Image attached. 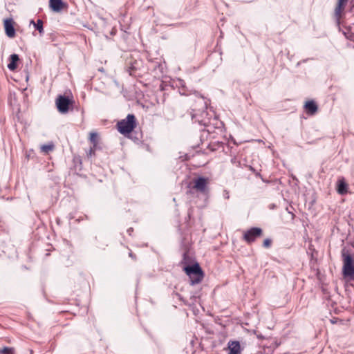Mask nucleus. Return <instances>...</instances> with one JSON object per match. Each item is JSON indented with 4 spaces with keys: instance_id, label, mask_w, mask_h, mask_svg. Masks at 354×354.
<instances>
[{
    "instance_id": "1",
    "label": "nucleus",
    "mask_w": 354,
    "mask_h": 354,
    "mask_svg": "<svg viewBox=\"0 0 354 354\" xmlns=\"http://www.w3.org/2000/svg\"><path fill=\"white\" fill-rule=\"evenodd\" d=\"M343 261L342 274L344 278L348 279H354V258L346 248L342 250Z\"/></svg>"
},
{
    "instance_id": "2",
    "label": "nucleus",
    "mask_w": 354,
    "mask_h": 354,
    "mask_svg": "<svg viewBox=\"0 0 354 354\" xmlns=\"http://www.w3.org/2000/svg\"><path fill=\"white\" fill-rule=\"evenodd\" d=\"M136 126V118L133 114H129L125 119L117 124L118 131L123 135L130 133Z\"/></svg>"
},
{
    "instance_id": "3",
    "label": "nucleus",
    "mask_w": 354,
    "mask_h": 354,
    "mask_svg": "<svg viewBox=\"0 0 354 354\" xmlns=\"http://www.w3.org/2000/svg\"><path fill=\"white\" fill-rule=\"evenodd\" d=\"M185 271L189 276L192 285L200 283L203 278L202 270L198 263L185 267Z\"/></svg>"
},
{
    "instance_id": "4",
    "label": "nucleus",
    "mask_w": 354,
    "mask_h": 354,
    "mask_svg": "<svg viewBox=\"0 0 354 354\" xmlns=\"http://www.w3.org/2000/svg\"><path fill=\"white\" fill-rule=\"evenodd\" d=\"M208 179L205 177H198L192 180V189L197 192L207 195L209 192Z\"/></svg>"
},
{
    "instance_id": "5",
    "label": "nucleus",
    "mask_w": 354,
    "mask_h": 354,
    "mask_svg": "<svg viewBox=\"0 0 354 354\" xmlns=\"http://www.w3.org/2000/svg\"><path fill=\"white\" fill-rule=\"evenodd\" d=\"M71 104L72 101L66 96L59 95L56 100L57 108L61 113H66Z\"/></svg>"
},
{
    "instance_id": "6",
    "label": "nucleus",
    "mask_w": 354,
    "mask_h": 354,
    "mask_svg": "<svg viewBox=\"0 0 354 354\" xmlns=\"http://www.w3.org/2000/svg\"><path fill=\"white\" fill-rule=\"evenodd\" d=\"M262 230L259 227H252L244 233V239L248 243L253 242L257 237L261 236Z\"/></svg>"
},
{
    "instance_id": "7",
    "label": "nucleus",
    "mask_w": 354,
    "mask_h": 354,
    "mask_svg": "<svg viewBox=\"0 0 354 354\" xmlns=\"http://www.w3.org/2000/svg\"><path fill=\"white\" fill-rule=\"evenodd\" d=\"M13 24L14 21L11 18L6 19L3 21L6 34L10 38H13L15 36V30Z\"/></svg>"
},
{
    "instance_id": "8",
    "label": "nucleus",
    "mask_w": 354,
    "mask_h": 354,
    "mask_svg": "<svg viewBox=\"0 0 354 354\" xmlns=\"http://www.w3.org/2000/svg\"><path fill=\"white\" fill-rule=\"evenodd\" d=\"M228 354H241V346L238 341H230L228 342Z\"/></svg>"
},
{
    "instance_id": "9",
    "label": "nucleus",
    "mask_w": 354,
    "mask_h": 354,
    "mask_svg": "<svg viewBox=\"0 0 354 354\" xmlns=\"http://www.w3.org/2000/svg\"><path fill=\"white\" fill-rule=\"evenodd\" d=\"M50 8L54 12H60L64 6V3L62 0H50Z\"/></svg>"
},
{
    "instance_id": "10",
    "label": "nucleus",
    "mask_w": 354,
    "mask_h": 354,
    "mask_svg": "<svg viewBox=\"0 0 354 354\" xmlns=\"http://www.w3.org/2000/svg\"><path fill=\"white\" fill-rule=\"evenodd\" d=\"M19 56L17 54H12L10 56V63L8 64V68L10 71H14L17 68V63L19 61Z\"/></svg>"
},
{
    "instance_id": "11",
    "label": "nucleus",
    "mask_w": 354,
    "mask_h": 354,
    "mask_svg": "<svg viewBox=\"0 0 354 354\" xmlns=\"http://www.w3.org/2000/svg\"><path fill=\"white\" fill-rule=\"evenodd\" d=\"M348 185L344 179H339L337 182V192L339 194H345L347 193Z\"/></svg>"
},
{
    "instance_id": "12",
    "label": "nucleus",
    "mask_w": 354,
    "mask_h": 354,
    "mask_svg": "<svg viewBox=\"0 0 354 354\" xmlns=\"http://www.w3.org/2000/svg\"><path fill=\"white\" fill-rule=\"evenodd\" d=\"M305 108L307 112L311 115L316 113L317 111V106L313 101H308L305 104Z\"/></svg>"
},
{
    "instance_id": "13",
    "label": "nucleus",
    "mask_w": 354,
    "mask_h": 354,
    "mask_svg": "<svg viewBox=\"0 0 354 354\" xmlns=\"http://www.w3.org/2000/svg\"><path fill=\"white\" fill-rule=\"evenodd\" d=\"M30 23L34 24L35 28L39 31L40 34L44 33L43 21L41 19H38L36 23L32 20Z\"/></svg>"
},
{
    "instance_id": "14",
    "label": "nucleus",
    "mask_w": 354,
    "mask_h": 354,
    "mask_svg": "<svg viewBox=\"0 0 354 354\" xmlns=\"http://www.w3.org/2000/svg\"><path fill=\"white\" fill-rule=\"evenodd\" d=\"M54 149V145L53 143H49L47 145H44L41 146V151L44 153H48V152L53 151Z\"/></svg>"
},
{
    "instance_id": "15",
    "label": "nucleus",
    "mask_w": 354,
    "mask_h": 354,
    "mask_svg": "<svg viewBox=\"0 0 354 354\" xmlns=\"http://www.w3.org/2000/svg\"><path fill=\"white\" fill-rule=\"evenodd\" d=\"M90 141L94 145V148H97V133L95 132H91L90 133Z\"/></svg>"
},
{
    "instance_id": "16",
    "label": "nucleus",
    "mask_w": 354,
    "mask_h": 354,
    "mask_svg": "<svg viewBox=\"0 0 354 354\" xmlns=\"http://www.w3.org/2000/svg\"><path fill=\"white\" fill-rule=\"evenodd\" d=\"M14 349L12 348L5 347L0 350V354H13Z\"/></svg>"
},
{
    "instance_id": "17",
    "label": "nucleus",
    "mask_w": 354,
    "mask_h": 354,
    "mask_svg": "<svg viewBox=\"0 0 354 354\" xmlns=\"http://www.w3.org/2000/svg\"><path fill=\"white\" fill-rule=\"evenodd\" d=\"M344 6L337 4V6L335 8V15L339 17L340 15L341 12L344 9Z\"/></svg>"
},
{
    "instance_id": "18",
    "label": "nucleus",
    "mask_w": 354,
    "mask_h": 354,
    "mask_svg": "<svg viewBox=\"0 0 354 354\" xmlns=\"http://www.w3.org/2000/svg\"><path fill=\"white\" fill-rule=\"evenodd\" d=\"M344 6L337 4V6L335 8V15L339 17L340 15L341 12L344 9Z\"/></svg>"
},
{
    "instance_id": "19",
    "label": "nucleus",
    "mask_w": 354,
    "mask_h": 354,
    "mask_svg": "<svg viewBox=\"0 0 354 354\" xmlns=\"http://www.w3.org/2000/svg\"><path fill=\"white\" fill-rule=\"evenodd\" d=\"M271 245V241L268 239H266L263 241V246L265 248H269Z\"/></svg>"
},
{
    "instance_id": "20",
    "label": "nucleus",
    "mask_w": 354,
    "mask_h": 354,
    "mask_svg": "<svg viewBox=\"0 0 354 354\" xmlns=\"http://www.w3.org/2000/svg\"><path fill=\"white\" fill-rule=\"evenodd\" d=\"M95 150H96V148H94V145H93V147H91L90 149L89 156H91L92 154H93L95 153Z\"/></svg>"
},
{
    "instance_id": "21",
    "label": "nucleus",
    "mask_w": 354,
    "mask_h": 354,
    "mask_svg": "<svg viewBox=\"0 0 354 354\" xmlns=\"http://www.w3.org/2000/svg\"><path fill=\"white\" fill-rule=\"evenodd\" d=\"M347 0H339L338 4L344 6Z\"/></svg>"
},
{
    "instance_id": "22",
    "label": "nucleus",
    "mask_w": 354,
    "mask_h": 354,
    "mask_svg": "<svg viewBox=\"0 0 354 354\" xmlns=\"http://www.w3.org/2000/svg\"><path fill=\"white\" fill-rule=\"evenodd\" d=\"M224 197H225V198H229V194H228V192H225V194H224Z\"/></svg>"
},
{
    "instance_id": "23",
    "label": "nucleus",
    "mask_w": 354,
    "mask_h": 354,
    "mask_svg": "<svg viewBox=\"0 0 354 354\" xmlns=\"http://www.w3.org/2000/svg\"><path fill=\"white\" fill-rule=\"evenodd\" d=\"M195 118V115L192 114V119Z\"/></svg>"
}]
</instances>
